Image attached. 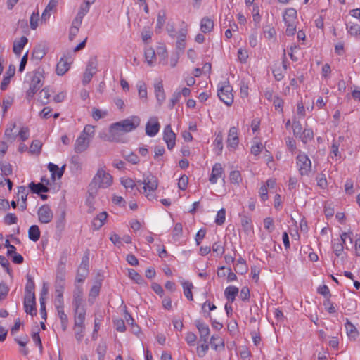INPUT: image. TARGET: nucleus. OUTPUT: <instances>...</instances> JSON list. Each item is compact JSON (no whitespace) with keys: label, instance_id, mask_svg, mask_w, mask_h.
<instances>
[{"label":"nucleus","instance_id":"f257e3e1","mask_svg":"<svg viewBox=\"0 0 360 360\" xmlns=\"http://www.w3.org/2000/svg\"><path fill=\"white\" fill-rule=\"evenodd\" d=\"M140 123V117L134 115L120 122L112 124L109 129L110 141H118L119 137L122 133H127L134 130L139 126Z\"/></svg>","mask_w":360,"mask_h":360},{"label":"nucleus","instance_id":"f03ea898","mask_svg":"<svg viewBox=\"0 0 360 360\" xmlns=\"http://www.w3.org/2000/svg\"><path fill=\"white\" fill-rule=\"evenodd\" d=\"M112 184V176L103 169H98L88 186L90 196L94 197L100 188H108Z\"/></svg>","mask_w":360,"mask_h":360},{"label":"nucleus","instance_id":"7ed1b4c3","mask_svg":"<svg viewBox=\"0 0 360 360\" xmlns=\"http://www.w3.org/2000/svg\"><path fill=\"white\" fill-rule=\"evenodd\" d=\"M72 304L75 307V315L80 316L85 314V311L83 309V290L78 284H75Z\"/></svg>","mask_w":360,"mask_h":360},{"label":"nucleus","instance_id":"20e7f679","mask_svg":"<svg viewBox=\"0 0 360 360\" xmlns=\"http://www.w3.org/2000/svg\"><path fill=\"white\" fill-rule=\"evenodd\" d=\"M297 164L302 176L308 175L311 169V162L307 155L300 153L297 156Z\"/></svg>","mask_w":360,"mask_h":360},{"label":"nucleus","instance_id":"39448f33","mask_svg":"<svg viewBox=\"0 0 360 360\" xmlns=\"http://www.w3.org/2000/svg\"><path fill=\"white\" fill-rule=\"evenodd\" d=\"M219 99L226 105L230 106L233 102V95L232 94V87L229 85L222 86L217 92Z\"/></svg>","mask_w":360,"mask_h":360},{"label":"nucleus","instance_id":"423d86ee","mask_svg":"<svg viewBox=\"0 0 360 360\" xmlns=\"http://www.w3.org/2000/svg\"><path fill=\"white\" fill-rule=\"evenodd\" d=\"M42 75L39 72H35L32 78L30 88L27 91V96L32 98L37 91L42 86Z\"/></svg>","mask_w":360,"mask_h":360},{"label":"nucleus","instance_id":"0eeeda50","mask_svg":"<svg viewBox=\"0 0 360 360\" xmlns=\"http://www.w3.org/2000/svg\"><path fill=\"white\" fill-rule=\"evenodd\" d=\"M37 215L41 224L50 223L53 217V213L48 204H44L38 209Z\"/></svg>","mask_w":360,"mask_h":360},{"label":"nucleus","instance_id":"6e6552de","mask_svg":"<svg viewBox=\"0 0 360 360\" xmlns=\"http://www.w3.org/2000/svg\"><path fill=\"white\" fill-rule=\"evenodd\" d=\"M176 134L172 131L170 124L165 126L163 131V140L167 143V148L172 150L176 145Z\"/></svg>","mask_w":360,"mask_h":360},{"label":"nucleus","instance_id":"1a4fd4ad","mask_svg":"<svg viewBox=\"0 0 360 360\" xmlns=\"http://www.w3.org/2000/svg\"><path fill=\"white\" fill-rule=\"evenodd\" d=\"M160 129V124L157 117H152L146 124V134L150 136H155Z\"/></svg>","mask_w":360,"mask_h":360},{"label":"nucleus","instance_id":"9d476101","mask_svg":"<svg viewBox=\"0 0 360 360\" xmlns=\"http://www.w3.org/2000/svg\"><path fill=\"white\" fill-rule=\"evenodd\" d=\"M35 295H25L24 308L27 314L36 315Z\"/></svg>","mask_w":360,"mask_h":360},{"label":"nucleus","instance_id":"9b49d317","mask_svg":"<svg viewBox=\"0 0 360 360\" xmlns=\"http://www.w3.org/2000/svg\"><path fill=\"white\" fill-rule=\"evenodd\" d=\"M89 144V139L84 136V134H81L76 139L75 143V151L77 153H80L85 151Z\"/></svg>","mask_w":360,"mask_h":360},{"label":"nucleus","instance_id":"f8f14e48","mask_svg":"<svg viewBox=\"0 0 360 360\" xmlns=\"http://www.w3.org/2000/svg\"><path fill=\"white\" fill-rule=\"evenodd\" d=\"M239 143L238 129L236 127L230 128L228 134L227 146L236 149Z\"/></svg>","mask_w":360,"mask_h":360},{"label":"nucleus","instance_id":"ddd939ff","mask_svg":"<svg viewBox=\"0 0 360 360\" xmlns=\"http://www.w3.org/2000/svg\"><path fill=\"white\" fill-rule=\"evenodd\" d=\"M195 326L199 331L200 340L204 342H207L210 335V328L208 325L201 322L200 320H197L195 321Z\"/></svg>","mask_w":360,"mask_h":360},{"label":"nucleus","instance_id":"4468645a","mask_svg":"<svg viewBox=\"0 0 360 360\" xmlns=\"http://www.w3.org/2000/svg\"><path fill=\"white\" fill-rule=\"evenodd\" d=\"M224 169L220 163H215L212 167V173L210 176L209 181L211 184H214L217 182L219 178L221 177Z\"/></svg>","mask_w":360,"mask_h":360},{"label":"nucleus","instance_id":"2eb2a0df","mask_svg":"<svg viewBox=\"0 0 360 360\" xmlns=\"http://www.w3.org/2000/svg\"><path fill=\"white\" fill-rule=\"evenodd\" d=\"M138 183L144 184V186L143 187L144 192H146L147 189H148L149 191H154L157 189L158 186V180L155 176H151L150 178L147 177L144 179L143 182L139 181Z\"/></svg>","mask_w":360,"mask_h":360},{"label":"nucleus","instance_id":"dca6fc26","mask_svg":"<svg viewBox=\"0 0 360 360\" xmlns=\"http://www.w3.org/2000/svg\"><path fill=\"white\" fill-rule=\"evenodd\" d=\"M70 68V63L65 57H63L56 65V72L58 75L62 76L69 70Z\"/></svg>","mask_w":360,"mask_h":360},{"label":"nucleus","instance_id":"f3484780","mask_svg":"<svg viewBox=\"0 0 360 360\" xmlns=\"http://www.w3.org/2000/svg\"><path fill=\"white\" fill-rule=\"evenodd\" d=\"M28 39L22 36L20 40H15L13 46V51L15 54L20 56L24 46L27 44Z\"/></svg>","mask_w":360,"mask_h":360},{"label":"nucleus","instance_id":"a211bd4d","mask_svg":"<svg viewBox=\"0 0 360 360\" xmlns=\"http://www.w3.org/2000/svg\"><path fill=\"white\" fill-rule=\"evenodd\" d=\"M46 54V49L44 45L38 44L36 46L32 53V59L41 60Z\"/></svg>","mask_w":360,"mask_h":360},{"label":"nucleus","instance_id":"6ab92c4d","mask_svg":"<svg viewBox=\"0 0 360 360\" xmlns=\"http://www.w3.org/2000/svg\"><path fill=\"white\" fill-rule=\"evenodd\" d=\"M108 213L106 212H102L98 214L92 221V226L94 230H98L104 224V221L106 220Z\"/></svg>","mask_w":360,"mask_h":360},{"label":"nucleus","instance_id":"aec40b11","mask_svg":"<svg viewBox=\"0 0 360 360\" xmlns=\"http://www.w3.org/2000/svg\"><path fill=\"white\" fill-rule=\"evenodd\" d=\"M28 187L30 188L32 193L35 194H40L41 193H47L49 191V188L45 184L41 183L35 184L32 181L29 184Z\"/></svg>","mask_w":360,"mask_h":360},{"label":"nucleus","instance_id":"412c9836","mask_svg":"<svg viewBox=\"0 0 360 360\" xmlns=\"http://www.w3.org/2000/svg\"><path fill=\"white\" fill-rule=\"evenodd\" d=\"M239 292L238 288L233 285L228 286L224 290V295L226 300L232 303Z\"/></svg>","mask_w":360,"mask_h":360},{"label":"nucleus","instance_id":"4be33fe9","mask_svg":"<svg viewBox=\"0 0 360 360\" xmlns=\"http://www.w3.org/2000/svg\"><path fill=\"white\" fill-rule=\"evenodd\" d=\"M210 345L214 350H221L224 349V341L218 335H213L210 339Z\"/></svg>","mask_w":360,"mask_h":360},{"label":"nucleus","instance_id":"5701e85b","mask_svg":"<svg viewBox=\"0 0 360 360\" xmlns=\"http://www.w3.org/2000/svg\"><path fill=\"white\" fill-rule=\"evenodd\" d=\"M155 94L159 104L161 105L166 98L162 82L155 84Z\"/></svg>","mask_w":360,"mask_h":360},{"label":"nucleus","instance_id":"b1692460","mask_svg":"<svg viewBox=\"0 0 360 360\" xmlns=\"http://www.w3.org/2000/svg\"><path fill=\"white\" fill-rule=\"evenodd\" d=\"M214 28V22L208 17H204L200 22V30L203 33L210 32Z\"/></svg>","mask_w":360,"mask_h":360},{"label":"nucleus","instance_id":"393cba45","mask_svg":"<svg viewBox=\"0 0 360 360\" xmlns=\"http://www.w3.org/2000/svg\"><path fill=\"white\" fill-rule=\"evenodd\" d=\"M48 169L51 172V178L53 179H55V176H56V171H58V173H57V177L58 179H60L63 174H64V171H65V165H63L61 167V168H59L58 165L53 164V163H49L48 165Z\"/></svg>","mask_w":360,"mask_h":360},{"label":"nucleus","instance_id":"a878e982","mask_svg":"<svg viewBox=\"0 0 360 360\" xmlns=\"http://www.w3.org/2000/svg\"><path fill=\"white\" fill-rule=\"evenodd\" d=\"M102 278H101L100 281H96L95 285H94L89 292V302L91 303H94V300L96 297L98 296L100 289L101 287Z\"/></svg>","mask_w":360,"mask_h":360},{"label":"nucleus","instance_id":"bb28decb","mask_svg":"<svg viewBox=\"0 0 360 360\" xmlns=\"http://www.w3.org/2000/svg\"><path fill=\"white\" fill-rule=\"evenodd\" d=\"M41 232L37 225H32L28 231V237L30 240L37 242L40 238Z\"/></svg>","mask_w":360,"mask_h":360},{"label":"nucleus","instance_id":"cd10ccee","mask_svg":"<svg viewBox=\"0 0 360 360\" xmlns=\"http://www.w3.org/2000/svg\"><path fill=\"white\" fill-rule=\"evenodd\" d=\"M187 35V30L181 29L179 31V35L176 41V49L183 51L186 46V38Z\"/></svg>","mask_w":360,"mask_h":360},{"label":"nucleus","instance_id":"c85d7f7f","mask_svg":"<svg viewBox=\"0 0 360 360\" xmlns=\"http://www.w3.org/2000/svg\"><path fill=\"white\" fill-rule=\"evenodd\" d=\"M345 328L349 338L355 340L359 335L356 327L347 320L345 323Z\"/></svg>","mask_w":360,"mask_h":360},{"label":"nucleus","instance_id":"c756f323","mask_svg":"<svg viewBox=\"0 0 360 360\" xmlns=\"http://www.w3.org/2000/svg\"><path fill=\"white\" fill-rule=\"evenodd\" d=\"M26 278H27V283H26L25 289V295H34L35 285H34V282L33 281L32 277L30 274H27L26 276Z\"/></svg>","mask_w":360,"mask_h":360},{"label":"nucleus","instance_id":"7c9ffc66","mask_svg":"<svg viewBox=\"0 0 360 360\" xmlns=\"http://www.w3.org/2000/svg\"><path fill=\"white\" fill-rule=\"evenodd\" d=\"M98 61L96 56L91 57L88 61L85 71L95 75L97 72Z\"/></svg>","mask_w":360,"mask_h":360},{"label":"nucleus","instance_id":"2f4dec72","mask_svg":"<svg viewBox=\"0 0 360 360\" xmlns=\"http://www.w3.org/2000/svg\"><path fill=\"white\" fill-rule=\"evenodd\" d=\"M98 61L96 56L91 57L88 61L85 71L95 75L97 72Z\"/></svg>","mask_w":360,"mask_h":360},{"label":"nucleus","instance_id":"473e14b6","mask_svg":"<svg viewBox=\"0 0 360 360\" xmlns=\"http://www.w3.org/2000/svg\"><path fill=\"white\" fill-rule=\"evenodd\" d=\"M54 305L57 309L58 315H65L63 311V297L60 295H56L54 299Z\"/></svg>","mask_w":360,"mask_h":360},{"label":"nucleus","instance_id":"72a5a7b5","mask_svg":"<svg viewBox=\"0 0 360 360\" xmlns=\"http://www.w3.org/2000/svg\"><path fill=\"white\" fill-rule=\"evenodd\" d=\"M240 223L244 231L246 233L250 231L252 229L251 219L246 215L240 216Z\"/></svg>","mask_w":360,"mask_h":360},{"label":"nucleus","instance_id":"f704fd0d","mask_svg":"<svg viewBox=\"0 0 360 360\" xmlns=\"http://www.w3.org/2000/svg\"><path fill=\"white\" fill-rule=\"evenodd\" d=\"M348 33L353 37H360V25L356 23L347 24Z\"/></svg>","mask_w":360,"mask_h":360},{"label":"nucleus","instance_id":"c9c22d12","mask_svg":"<svg viewBox=\"0 0 360 360\" xmlns=\"http://www.w3.org/2000/svg\"><path fill=\"white\" fill-rule=\"evenodd\" d=\"M299 138L304 143H307L314 139V131L311 129L305 128Z\"/></svg>","mask_w":360,"mask_h":360},{"label":"nucleus","instance_id":"e433bc0d","mask_svg":"<svg viewBox=\"0 0 360 360\" xmlns=\"http://www.w3.org/2000/svg\"><path fill=\"white\" fill-rule=\"evenodd\" d=\"M184 294L188 300H193L192 288L193 285L192 283L185 281L183 283Z\"/></svg>","mask_w":360,"mask_h":360},{"label":"nucleus","instance_id":"4c0bfd02","mask_svg":"<svg viewBox=\"0 0 360 360\" xmlns=\"http://www.w3.org/2000/svg\"><path fill=\"white\" fill-rule=\"evenodd\" d=\"M121 184L126 189H130L131 191H135L136 190H139L136 188V185L134 182V181L131 178H127V179H121Z\"/></svg>","mask_w":360,"mask_h":360},{"label":"nucleus","instance_id":"58836bf2","mask_svg":"<svg viewBox=\"0 0 360 360\" xmlns=\"http://www.w3.org/2000/svg\"><path fill=\"white\" fill-rule=\"evenodd\" d=\"M107 351V345L105 342L101 341L98 343L96 352L98 355V360H105V356Z\"/></svg>","mask_w":360,"mask_h":360},{"label":"nucleus","instance_id":"ea45409f","mask_svg":"<svg viewBox=\"0 0 360 360\" xmlns=\"http://www.w3.org/2000/svg\"><path fill=\"white\" fill-rule=\"evenodd\" d=\"M284 22L287 26L285 30L286 34L288 36H293L296 32V26L295 25V22H291V20L287 19L285 16L284 17Z\"/></svg>","mask_w":360,"mask_h":360},{"label":"nucleus","instance_id":"a19ab883","mask_svg":"<svg viewBox=\"0 0 360 360\" xmlns=\"http://www.w3.org/2000/svg\"><path fill=\"white\" fill-rule=\"evenodd\" d=\"M145 58L148 65H152L156 58L155 50L153 48H146Z\"/></svg>","mask_w":360,"mask_h":360},{"label":"nucleus","instance_id":"79ce46f5","mask_svg":"<svg viewBox=\"0 0 360 360\" xmlns=\"http://www.w3.org/2000/svg\"><path fill=\"white\" fill-rule=\"evenodd\" d=\"M41 147L42 143L39 140H34L30 145L29 151L32 154L39 155L41 153Z\"/></svg>","mask_w":360,"mask_h":360},{"label":"nucleus","instance_id":"37998d69","mask_svg":"<svg viewBox=\"0 0 360 360\" xmlns=\"http://www.w3.org/2000/svg\"><path fill=\"white\" fill-rule=\"evenodd\" d=\"M214 146L218 150L217 155L221 154V153L223 150V135L221 131H219L216 135V138L214 141Z\"/></svg>","mask_w":360,"mask_h":360},{"label":"nucleus","instance_id":"c03bdc74","mask_svg":"<svg viewBox=\"0 0 360 360\" xmlns=\"http://www.w3.org/2000/svg\"><path fill=\"white\" fill-rule=\"evenodd\" d=\"M129 277L134 281L138 284H141L143 283V278L142 276L134 269H130L128 270Z\"/></svg>","mask_w":360,"mask_h":360},{"label":"nucleus","instance_id":"a18cd8bd","mask_svg":"<svg viewBox=\"0 0 360 360\" xmlns=\"http://www.w3.org/2000/svg\"><path fill=\"white\" fill-rule=\"evenodd\" d=\"M183 226L181 223H176L172 231V238L174 240H178L182 236Z\"/></svg>","mask_w":360,"mask_h":360},{"label":"nucleus","instance_id":"49530a36","mask_svg":"<svg viewBox=\"0 0 360 360\" xmlns=\"http://www.w3.org/2000/svg\"><path fill=\"white\" fill-rule=\"evenodd\" d=\"M49 89L48 87L44 88L40 92V101L43 105H46L49 102Z\"/></svg>","mask_w":360,"mask_h":360},{"label":"nucleus","instance_id":"de8ad7c7","mask_svg":"<svg viewBox=\"0 0 360 360\" xmlns=\"http://www.w3.org/2000/svg\"><path fill=\"white\" fill-rule=\"evenodd\" d=\"M230 181L232 184H239L242 181L240 172L238 170L231 171L229 175Z\"/></svg>","mask_w":360,"mask_h":360},{"label":"nucleus","instance_id":"09e8293b","mask_svg":"<svg viewBox=\"0 0 360 360\" xmlns=\"http://www.w3.org/2000/svg\"><path fill=\"white\" fill-rule=\"evenodd\" d=\"M292 128L293 130L294 135L297 137H300V136H301V134L303 131L302 127L300 122L297 121V120H293L292 124Z\"/></svg>","mask_w":360,"mask_h":360},{"label":"nucleus","instance_id":"8fccbe9b","mask_svg":"<svg viewBox=\"0 0 360 360\" xmlns=\"http://www.w3.org/2000/svg\"><path fill=\"white\" fill-rule=\"evenodd\" d=\"M225 219H226V210L224 208H221V210H219L217 212V217L215 219V223L217 225L221 226L224 223Z\"/></svg>","mask_w":360,"mask_h":360},{"label":"nucleus","instance_id":"3c124183","mask_svg":"<svg viewBox=\"0 0 360 360\" xmlns=\"http://www.w3.org/2000/svg\"><path fill=\"white\" fill-rule=\"evenodd\" d=\"M0 169L4 176L11 175L13 172L12 166L9 163L0 162Z\"/></svg>","mask_w":360,"mask_h":360},{"label":"nucleus","instance_id":"603ef678","mask_svg":"<svg viewBox=\"0 0 360 360\" xmlns=\"http://www.w3.org/2000/svg\"><path fill=\"white\" fill-rule=\"evenodd\" d=\"M18 221L16 215L13 213H8L4 218V222L6 225L15 224Z\"/></svg>","mask_w":360,"mask_h":360},{"label":"nucleus","instance_id":"864d4df0","mask_svg":"<svg viewBox=\"0 0 360 360\" xmlns=\"http://www.w3.org/2000/svg\"><path fill=\"white\" fill-rule=\"evenodd\" d=\"M166 20V14L165 11H160L158 14L157 18V28L162 29Z\"/></svg>","mask_w":360,"mask_h":360},{"label":"nucleus","instance_id":"5fc2aeb1","mask_svg":"<svg viewBox=\"0 0 360 360\" xmlns=\"http://www.w3.org/2000/svg\"><path fill=\"white\" fill-rule=\"evenodd\" d=\"M285 16L287 19L291 20V22H295L297 17V11L292 8H287L283 15V18Z\"/></svg>","mask_w":360,"mask_h":360},{"label":"nucleus","instance_id":"6e6d98bb","mask_svg":"<svg viewBox=\"0 0 360 360\" xmlns=\"http://www.w3.org/2000/svg\"><path fill=\"white\" fill-rule=\"evenodd\" d=\"M124 158L127 161L133 165H136L140 161L139 156L133 152L130 153L128 155H124Z\"/></svg>","mask_w":360,"mask_h":360},{"label":"nucleus","instance_id":"4d7b16f0","mask_svg":"<svg viewBox=\"0 0 360 360\" xmlns=\"http://www.w3.org/2000/svg\"><path fill=\"white\" fill-rule=\"evenodd\" d=\"M114 326L119 332H124L126 330L124 321L122 319H116L113 320Z\"/></svg>","mask_w":360,"mask_h":360},{"label":"nucleus","instance_id":"13d9d810","mask_svg":"<svg viewBox=\"0 0 360 360\" xmlns=\"http://www.w3.org/2000/svg\"><path fill=\"white\" fill-rule=\"evenodd\" d=\"M15 127V124L13 123L12 127L6 129L4 136L8 141L13 142L15 139L16 136L13 133V129Z\"/></svg>","mask_w":360,"mask_h":360},{"label":"nucleus","instance_id":"bf43d9fd","mask_svg":"<svg viewBox=\"0 0 360 360\" xmlns=\"http://www.w3.org/2000/svg\"><path fill=\"white\" fill-rule=\"evenodd\" d=\"M39 20V12L36 13L34 12L30 19V27L32 30H35L38 26V21Z\"/></svg>","mask_w":360,"mask_h":360},{"label":"nucleus","instance_id":"052dcab7","mask_svg":"<svg viewBox=\"0 0 360 360\" xmlns=\"http://www.w3.org/2000/svg\"><path fill=\"white\" fill-rule=\"evenodd\" d=\"M79 268L82 269L89 270V256L88 252L84 255Z\"/></svg>","mask_w":360,"mask_h":360},{"label":"nucleus","instance_id":"680f3d73","mask_svg":"<svg viewBox=\"0 0 360 360\" xmlns=\"http://www.w3.org/2000/svg\"><path fill=\"white\" fill-rule=\"evenodd\" d=\"M181 98V93L180 91L174 92L172 95V97L169 100V109H172L174 106L179 101V99Z\"/></svg>","mask_w":360,"mask_h":360},{"label":"nucleus","instance_id":"e2e57ef3","mask_svg":"<svg viewBox=\"0 0 360 360\" xmlns=\"http://www.w3.org/2000/svg\"><path fill=\"white\" fill-rule=\"evenodd\" d=\"M32 338L34 342L35 345L39 347L40 351H42L43 347L41 340L39 334V331L33 330L32 333Z\"/></svg>","mask_w":360,"mask_h":360},{"label":"nucleus","instance_id":"0e129e2a","mask_svg":"<svg viewBox=\"0 0 360 360\" xmlns=\"http://www.w3.org/2000/svg\"><path fill=\"white\" fill-rule=\"evenodd\" d=\"M185 340L188 345L193 346L195 344L197 336L195 333L188 332L186 333Z\"/></svg>","mask_w":360,"mask_h":360},{"label":"nucleus","instance_id":"69168bd1","mask_svg":"<svg viewBox=\"0 0 360 360\" xmlns=\"http://www.w3.org/2000/svg\"><path fill=\"white\" fill-rule=\"evenodd\" d=\"M264 228L269 231L272 232L274 229V220L271 217H266L264 219Z\"/></svg>","mask_w":360,"mask_h":360},{"label":"nucleus","instance_id":"338daca9","mask_svg":"<svg viewBox=\"0 0 360 360\" xmlns=\"http://www.w3.org/2000/svg\"><path fill=\"white\" fill-rule=\"evenodd\" d=\"M238 58L240 63H245L248 58V54L246 50L239 49L238 51Z\"/></svg>","mask_w":360,"mask_h":360},{"label":"nucleus","instance_id":"774afa93","mask_svg":"<svg viewBox=\"0 0 360 360\" xmlns=\"http://www.w3.org/2000/svg\"><path fill=\"white\" fill-rule=\"evenodd\" d=\"M198 354L200 357H203L209 349V345L207 342H204L198 347Z\"/></svg>","mask_w":360,"mask_h":360}]
</instances>
